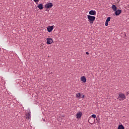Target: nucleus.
Masks as SVG:
<instances>
[{
    "instance_id": "412c9836",
    "label": "nucleus",
    "mask_w": 129,
    "mask_h": 129,
    "mask_svg": "<svg viewBox=\"0 0 129 129\" xmlns=\"http://www.w3.org/2000/svg\"><path fill=\"white\" fill-rule=\"evenodd\" d=\"M122 99H121V98L120 99H119V101H121Z\"/></svg>"
},
{
    "instance_id": "9b49d317",
    "label": "nucleus",
    "mask_w": 129,
    "mask_h": 129,
    "mask_svg": "<svg viewBox=\"0 0 129 129\" xmlns=\"http://www.w3.org/2000/svg\"><path fill=\"white\" fill-rule=\"evenodd\" d=\"M111 8L113 9V11H116L117 10V7L115 5H112Z\"/></svg>"
},
{
    "instance_id": "2eb2a0df",
    "label": "nucleus",
    "mask_w": 129,
    "mask_h": 129,
    "mask_svg": "<svg viewBox=\"0 0 129 129\" xmlns=\"http://www.w3.org/2000/svg\"><path fill=\"white\" fill-rule=\"evenodd\" d=\"M81 93H78V94H76V97L77 98H80L81 97Z\"/></svg>"
},
{
    "instance_id": "dca6fc26",
    "label": "nucleus",
    "mask_w": 129,
    "mask_h": 129,
    "mask_svg": "<svg viewBox=\"0 0 129 129\" xmlns=\"http://www.w3.org/2000/svg\"><path fill=\"white\" fill-rule=\"evenodd\" d=\"M33 1L36 4H37V3H38L40 2V0H33Z\"/></svg>"
},
{
    "instance_id": "aec40b11",
    "label": "nucleus",
    "mask_w": 129,
    "mask_h": 129,
    "mask_svg": "<svg viewBox=\"0 0 129 129\" xmlns=\"http://www.w3.org/2000/svg\"><path fill=\"white\" fill-rule=\"evenodd\" d=\"M81 98H85V95H83Z\"/></svg>"
},
{
    "instance_id": "f03ea898",
    "label": "nucleus",
    "mask_w": 129,
    "mask_h": 129,
    "mask_svg": "<svg viewBox=\"0 0 129 129\" xmlns=\"http://www.w3.org/2000/svg\"><path fill=\"white\" fill-rule=\"evenodd\" d=\"M53 6L52 3H48L45 5V8L47 9H51Z\"/></svg>"
},
{
    "instance_id": "4be33fe9",
    "label": "nucleus",
    "mask_w": 129,
    "mask_h": 129,
    "mask_svg": "<svg viewBox=\"0 0 129 129\" xmlns=\"http://www.w3.org/2000/svg\"><path fill=\"white\" fill-rule=\"evenodd\" d=\"M43 121H45V119H43Z\"/></svg>"
},
{
    "instance_id": "423d86ee",
    "label": "nucleus",
    "mask_w": 129,
    "mask_h": 129,
    "mask_svg": "<svg viewBox=\"0 0 129 129\" xmlns=\"http://www.w3.org/2000/svg\"><path fill=\"white\" fill-rule=\"evenodd\" d=\"M114 12H115V16H118L119 15V14H121L122 10L117 9V10H116V11H115Z\"/></svg>"
},
{
    "instance_id": "f257e3e1",
    "label": "nucleus",
    "mask_w": 129,
    "mask_h": 129,
    "mask_svg": "<svg viewBox=\"0 0 129 129\" xmlns=\"http://www.w3.org/2000/svg\"><path fill=\"white\" fill-rule=\"evenodd\" d=\"M87 18L88 19V22L90 23V24H93L96 19V17L88 15H87Z\"/></svg>"
},
{
    "instance_id": "4468645a",
    "label": "nucleus",
    "mask_w": 129,
    "mask_h": 129,
    "mask_svg": "<svg viewBox=\"0 0 129 129\" xmlns=\"http://www.w3.org/2000/svg\"><path fill=\"white\" fill-rule=\"evenodd\" d=\"M111 20V17H108L107 18L106 21L107 22H110Z\"/></svg>"
},
{
    "instance_id": "39448f33",
    "label": "nucleus",
    "mask_w": 129,
    "mask_h": 129,
    "mask_svg": "<svg viewBox=\"0 0 129 129\" xmlns=\"http://www.w3.org/2000/svg\"><path fill=\"white\" fill-rule=\"evenodd\" d=\"M53 28H54V26H48L47 27V30L48 32L50 33L51 31H52Z\"/></svg>"
},
{
    "instance_id": "f3484780",
    "label": "nucleus",
    "mask_w": 129,
    "mask_h": 129,
    "mask_svg": "<svg viewBox=\"0 0 129 129\" xmlns=\"http://www.w3.org/2000/svg\"><path fill=\"white\" fill-rule=\"evenodd\" d=\"M109 24V22L106 21H105V26H108Z\"/></svg>"
},
{
    "instance_id": "9d476101",
    "label": "nucleus",
    "mask_w": 129,
    "mask_h": 129,
    "mask_svg": "<svg viewBox=\"0 0 129 129\" xmlns=\"http://www.w3.org/2000/svg\"><path fill=\"white\" fill-rule=\"evenodd\" d=\"M37 8L39 10H42L43 9V5L42 4H39L37 5Z\"/></svg>"
},
{
    "instance_id": "20e7f679",
    "label": "nucleus",
    "mask_w": 129,
    "mask_h": 129,
    "mask_svg": "<svg viewBox=\"0 0 129 129\" xmlns=\"http://www.w3.org/2000/svg\"><path fill=\"white\" fill-rule=\"evenodd\" d=\"M119 98L121 99L122 100H124L126 98L125 95L122 93L119 94V96L118 97L117 99H118Z\"/></svg>"
},
{
    "instance_id": "0eeeda50",
    "label": "nucleus",
    "mask_w": 129,
    "mask_h": 129,
    "mask_svg": "<svg viewBox=\"0 0 129 129\" xmlns=\"http://www.w3.org/2000/svg\"><path fill=\"white\" fill-rule=\"evenodd\" d=\"M89 14L90 15L96 16L97 15V12L95 10H91L89 11Z\"/></svg>"
},
{
    "instance_id": "f8f14e48",
    "label": "nucleus",
    "mask_w": 129,
    "mask_h": 129,
    "mask_svg": "<svg viewBox=\"0 0 129 129\" xmlns=\"http://www.w3.org/2000/svg\"><path fill=\"white\" fill-rule=\"evenodd\" d=\"M31 118V113H28L27 114H26V119H30Z\"/></svg>"
},
{
    "instance_id": "1a4fd4ad",
    "label": "nucleus",
    "mask_w": 129,
    "mask_h": 129,
    "mask_svg": "<svg viewBox=\"0 0 129 129\" xmlns=\"http://www.w3.org/2000/svg\"><path fill=\"white\" fill-rule=\"evenodd\" d=\"M82 116V113L81 112H79L76 114V118H80Z\"/></svg>"
},
{
    "instance_id": "6e6552de",
    "label": "nucleus",
    "mask_w": 129,
    "mask_h": 129,
    "mask_svg": "<svg viewBox=\"0 0 129 129\" xmlns=\"http://www.w3.org/2000/svg\"><path fill=\"white\" fill-rule=\"evenodd\" d=\"M80 80L83 83H86L87 81L86 78L84 76H83V77H81Z\"/></svg>"
},
{
    "instance_id": "7ed1b4c3",
    "label": "nucleus",
    "mask_w": 129,
    "mask_h": 129,
    "mask_svg": "<svg viewBox=\"0 0 129 129\" xmlns=\"http://www.w3.org/2000/svg\"><path fill=\"white\" fill-rule=\"evenodd\" d=\"M52 43H53V41L51 38H46V44H51Z\"/></svg>"
},
{
    "instance_id": "ddd939ff",
    "label": "nucleus",
    "mask_w": 129,
    "mask_h": 129,
    "mask_svg": "<svg viewBox=\"0 0 129 129\" xmlns=\"http://www.w3.org/2000/svg\"><path fill=\"white\" fill-rule=\"evenodd\" d=\"M117 129H125L124 127L123 126V125L122 124L121 125H119L118 126V128Z\"/></svg>"
},
{
    "instance_id": "a211bd4d",
    "label": "nucleus",
    "mask_w": 129,
    "mask_h": 129,
    "mask_svg": "<svg viewBox=\"0 0 129 129\" xmlns=\"http://www.w3.org/2000/svg\"><path fill=\"white\" fill-rule=\"evenodd\" d=\"M91 116L93 118H96V115H95V114H93V115H91Z\"/></svg>"
},
{
    "instance_id": "6ab92c4d",
    "label": "nucleus",
    "mask_w": 129,
    "mask_h": 129,
    "mask_svg": "<svg viewBox=\"0 0 129 129\" xmlns=\"http://www.w3.org/2000/svg\"><path fill=\"white\" fill-rule=\"evenodd\" d=\"M86 54L87 55H89V52H88V51H86Z\"/></svg>"
}]
</instances>
